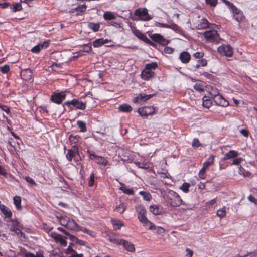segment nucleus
<instances>
[{
  "label": "nucleus",
  "mask_w": 257,
  "mask_h": 257,
  "mask_svg": "<svg viewBox=\"0 0 257 257\" xmlns=\"http://www.w3.org/2000/svg\"><path fill=\"white\" fill-rule=\"evenodd\" d=\"M77 99H73L72 100H68L64 102L62 106L64 108V111H65L66 108L65 107H67L69 110H73L74 108L75 109V105L76 103Z\"/></svg>",
  "instance_id": "a211bd4d"
},
{
  "label": "nucleus",
  "mask_w": 257,
  "mask_h": 257,
  "mask_svg": "<svg viewBox=\"0 0 257 257\" xmlns=\"http://www.w3.org/2000/svg\"><path fill=\"white\" fill-rule=\"evenodd\" d=\"M192 146L194 148H197L202 146V144L200 143L198 139L195 138L192 141Z\"/></svg>",
  "instance_id": "bf43d9fd"
},
{
  "label": "nucleus",
  "mask_w": 257,
  "mask_h": 257,
  "mask_svg": "<svg viewBox=\"0 0 257 257\" xmlns=\"http://www.w3.org/2000/svg\"><path fill=\"white\" fill-rule=\"evenodd\" d=\"M132 32L133 34L139 39L144 41H149V39L147 37L145 34L142 33L139 30L137 29L136 27L132 28Z\"/></svg>",
  "instance_id": "f3484780"
},
{
  "label": "nucleus",
  "mask_w": 257,
  "mask_h": 257,
  "mask_svg": "<svg viewBox=\"0 0 257 257\" xmlns=\"http://www.w3.org/2000/svg\"><path fill=\"white\" fill-rule=\"evenodd\" d=\"M136 210L138 213V218L139 221L143 224V225L148 229L155 228L154 224L148 220L146 217L147 211L143 205H138L136 207Z\"/></svg>",
  "instance_id": "f03ea898"
},
{
  "label": "nucleus",
  "mask_w": 257,
  "mask_h": 257,
  "mask_svg": "<svg viewBox=\"0 0 257 257\" xmlns=\"http://www.w3.org/2000/svg\"><path fill=\"white\" fill-rule=\"evenodd\" d=\"M21 142L17 140V141H15L13 138H10L8 140V144L12 146L16 151L17 149H20Z\"/></svg>",
  "instance_id": "bb28decb"
},
{
  "label": "nucleus",
  "mask_w": 257,
  "mask_h": 257,
  "mask_svg": "<svg viewBox=\"0 0 257 257\" xmlns=\"http://www.w3.org/2000/svg\"><path fill=\"white\" fill-rule=\"evenodd\" d=\"M118 110L121 112L127 113L131 112L133 109L130 105L124 103L119 105Z\"/></svg>",
  "instance_id": "a878e982"
},
{
  "label": "nucleus",
  "mask_w": 257,
  "mask_h": 257,
  "mask_svg": "<svg viewBox=\"0 0 257 257\" xmlns=\"http://www.w3.org/2000/svg\"><path fill=\"white\" fill-rule=\"evenodd\" d=\"M190 55L187 51H183L180 54L179 59L183 63H187L190 60Z\"/></svg>",
  "instance_id": "4be33fe9"
},
{
  "label": "nucleus",
  "mask_w": 257,
  "mask_h": 257,
  "mask_svg": "<svg viewBox=\"0 0 257 257\" xmlns=\"http://www.w3.org/2000/svg\"><path fill=\"white\" fill-rule=\"evenodd\" d=\"M86 107V102H83L82 101L77 99L75 105V109L83 110L85 109Z\"/></svg>",
  "instance_id": "2f4dec72"
},
{
  "label": "nucleus",
  "mask_w": 257,
  "mask_h": 257,
  "mask_svg": "<svg viewBox=\"0 0 257 257\" xmlns=\"http://www.w3.org/2000/svg\"><path fill=\"white\" fill-rule=\"evenodd\" d=\"M158 67V65L156 62H152L150 63L147 64L145 66L146 69H148L150 71L156 69Z\"/></svg>",
  "instance_id": "c03bdc74"
},
{
  "label": "nucleus",
  "mask_w": 257,
  "mask_h": 257,
  "mask_svg": "<svg viewBox=\"0 0 257 257\" xmlns=\"http://www.w3.org/2000/svg\"><path fill=\"white\" fill-rule=\"evenodd\" d=\"M103 18L105 20L110 21L115 18L114 14L110 11H106L103 14Z\"/></svg>",
  "instance_id": "473e14b6"
},
{
  "label": "nucleus",
  "mask_w": 257,
  "mask_h": 257,
  "mask_svg": "<svg viewBox=\"0 0 257 257\" xmlns=\"http://www.w3.org/2000/svg\"><path fill=\"white\" fill-rule=\"evenodd\" d=\"M114 243L122 245L124 248L130 252H134L135 250L134 245L124 239H114Z\"/></svg>",
  "instance_id": "6e6552de"
},
{
  "label": "nucleus",
  "mask_w": 257,
  "mask_h": 257,
  "mask_svg": "<svg viewBox=\"0 0 257 257\" xmlns=\"http://www.w3.org/2000/svg\"><path fill=\"white\" fill-rule=\"evenodd\" d=\"M110 222L113 225L114 230H119L122 226H124V224L119 220L111 219Z\"/></svg>",
  "instance_id": "b1692460"
},
{
  "label": "nucleus",
  "mask_w": 257,
  "mask_h": 257,
  "mask_svg": "<svg viewBox=\"0 0 257 257\" xmlns=\"http://www.w3.org/2000/svg\"><path fill=\"white\" fill-rule=\"evenodd\" d=\"M25 180L29 183L31 184L32 185L36 186L37 184L33 179L30 177L29 176H27L25 178Z\"/></svg>",
  "instance_id": "0e129e2a"
},
{
  "label": "nucleus",
  "mask_w": 257,
  "mask_h": 257,
  "mask_svg": "<svg viewBox=\"0 0 257 257\" xmlns=\"http://www.w3.org/2000/svg\"><path fill=\"white\" fill-rule=\"evenodd\" d=\"M95 161L96 163L103 166H106L108 164V161L104 157L100 156H98Z\"/></svg>",
  "instance_id": "e433bc0d"
},
{
  "label": "nucleus",
  "mask_w": 257,
  "mask_h": 257,
  "mask_svg": "<svg viewBox=\"0 0 257 257\" xmlns=\"http://www.w3.org/2000/svg\"><path fill=\"white\" fill-rule=\"evenodd\" d=\"M198 63L202 67L206 66L207 64V60L205 59H202L198 61Z\"/></svg>",
  "instance_id": "774afa93"
},
{
  "label": "nucleus",
  "mask_w": 257,
  "mask_h": 257,
  "mask_svg": "<svg viewBox=\"0 0 257 257\" xmlns=\"http://www.w3.org/2000/svg\"><path fill=\"white\" fill-rule=\"evenodd\" d=\"M69 219L70 218L66 216H61L59 218L60 223L65 227H66Z\"/></svg>",
  "instance_id": "ea45409f"
},
{
  "label": "nucleus",
  "mask_w": 257,
  "mask_h": 257,
  "mask_svg": "<svg viewBox=\"0 0 257 257\" xmlns=\"http://www.w3.org/2000/svg\"><path fill=\"white\" fill-rule=\"evenodd\" d=\"M32 71L30 69H26L21 72V77L25 81H30L32 80Z\"/></svg>",
  "instance_id": "4468645a"
},
{
  "label": "nucleus",
  "mask_w": 257,
  "mask_h": 257,
  "mask_svg": "<svg viewBox=\"0 0 257 257\" xmlns=\"http://www.w3.org/2000/svg\"><path fill=\"white\" fill-rule=\"evenodd\" d=\"M139 194L142 195L143 197L144 200L147 201H149L152 198V196L150 193L147 192L143 191H140Z\"/></svg>",
  "instance_id": "79ce46f5"
},
{
  "label": "nucleus",
  "mask_w": 257,
  "mask_h": 257,
  "mask_svg": "<svg viewBox=\"0 0 257 257\" xmlns=\"http://www.w3.org/2000/svg\"><path fill=\"white\" fill-rule=\"evenodd\" d=\"M66 227L68 229L74 231H78L80 229V226L75 221L72 219H69Z\"/></svg>",
  "instance_id": "aec40b11"
},
{
  "label": "nucleus",
  "mask_w": 257,
  "mask_h": 257,
  "mask_svg": "<svg viewBox=\"0 0 257 257\" xmlns=\"http://www.w3.org/2000/svg\"><path fill=\"white\" fill-rule=\"evenodd\" d=\"M51 236L53 238L56 243H59L61 246L65 247L67 246V242L66 240L63 238L62 236L56 232H52Z\"/></svg>",
  "instance_id": "f8f14e48"
},
{
  "label": "nucleus",
  "mask_w": 257,
  "mask_h": 257,
  "mask_svg": "<svg viewBox=\"0 0 257 257\" xmlns=\"http://www.w3.org/2000/svg\"><path fill=\"white\" fill-rule=\"evenodd\" d=\"M218 51L224 55L230 57L233 54L232 48L229 45H225L218 48Z\"/></svg>",
  "instance_id": "2eb2a0df"
},
{
  "label": "nucleus",
  "mask_w": 257,
  "mask_h": 257,
  "mask_svg": "<svg viewBox=\"0 0 257 257\" xmlns=\"http://www.w3.org/2000/svg\"><path fill=\"white\" fill-rule=\"evenodd\" d=\"M138 112L143 117H147L155 113V108L152 106H145L138 109Z\"/></svg>",
  "instance_id": "0eeeda50"
},
{
  "label": "nucleus",
  "mask_w": 257,
  "mask_h": 257,
  "mask_svg": "<svg viewBox=\"0 0 257 257\" xmlns=\"http://www.w3.org/2000/svg\"><path fill=\"white\" fill-rule=\"evenodd\" d=\"M77 125L80 128V132H86L87 131L86 124L85 122L82 120H78L77 121Z\"/></svg>",
  "instance_id": "c9c22d12"
},
{
  "label": "nucleus",
  "mask_w": 257,
  "mask_h": 257,
  "mask_svg": "<svg viewBox=\"0 0 257 257\" xmlns=\"http://www.w3.org/2000/svg\"><path fill=\"white\" fill-rule=\"evenodd\" d=\"M134 15L139 17L140 20L147 21L152 19V17L149 15L148 11L147 8H138L135 10Z\"/></svg>",
  "instance_id": "39448f33"
},
{
  "label": "nucleus",
  "mask_w": 257,
  "mask_h": 257,
  "mask_svg": "<svg viewBox=\"0 0 257 257\" xmlns=\"http://www.w3.org/2000/svg\"><path fill=\"white\" fill-rule=\"evenodd\" d=\"M92 50V44L91 43H88V44L83 45L82 49L83 51L87 53H90Z\"/></svg>",
  "instance_id": "8fccbe9b"
},
{
  "label": "nucleus",
  "mask_w": 257,
  "mask_h": 257,
  "mask_svg": "<svg viewBox=\"0 0 257 257\" xmlns=\"http://www.w3.org/2000/svg\"><path fill=\"white\" fill-rule=\"evenodd\" d=\"M195 27L197 29H206L209 26V22L206 19H201L199 20L197 23L194 24Z\"/></svg>",
  "instance_id": "dca6fc26"
},
{
  "label": "nucleus",
  "mask_w": 257,
  "mask_h": 257,
  "mask_svg": "<svg viewBox=\"0 0 257 257\" xmlns=\"http://www.w3.org/2000/svg\"><path fill=\"white\" fill-rule=\"evenodd\" d=\"M66 157L69 162H71L72 159H74L77 164L80 163V156L79 153V146L77 145H74L71 149H68Z\"/></svg>",
  "instance_id": "7ed1b4c3"
},
{
  "label": "nucleus",
  "mask_w": 257,
  "mask_h": 257,
  "mask_svg": "<svg viewBox=\"0 0 257 257\" xmlns=\"http://www.w3.org/2000/svg\"><path fill=\"white\" fill-rule=\"evenodd\" d=\"M206 3L211 7H215L217 3V0H205Z\"/></svg>",
  "instance_id": "338daca9"
},
{
  "label": "nucleus",
  "mask_w": 257,
  "mask_h": 257,
  "mask_svg": "<svg viewBox=\"0 0 257 257\" xmlns=\"http://www.w3.org/2000/svg\"><path fill=\"white\" fill-rule=\"evenodd\" d=\"M10 70V66L8 64H5L3 66L0 67V72L3 74H7Z\"/></svg>",
  "instance_id": "3c124183"
},
{
  "label": "nucleus",
  "mask_w": 257,
  "mask_h": 257,
  "mask_svg": "<svg viewBox=\"0 0 257 257\" xmlns=\"http://www.w3.org/2000/svg\"><path fill=\"white\" fill-rule=\"evenodd\" d=\"M126 209V206L124 203H121L118 206H116L115 208L116 211L119 212L120 213H123Z\"/></svg>",
  "instance_id": "37998d69"
},
{
  "label": "nucleus",
  "mask_w": 257,
  "mask_h": 257,
  "mask_svg": "<svg viewBox=\"0 0 257 257\" xmlns=\"http://www.w3.org/2000/svg\"><path fill=\"white\" fill-rule=\"evenodd\" d=\"M135 164L140 168H143L145 169H148L150 168L149 165L147 163H141L140 162H135Z\"/></svg>",
  "instance_id": "09e8293b"
},
{
  "label": "nucleus",
  "mask_w": 257,
  "mask_h": 257,
  "mask_svg": "<svg viewBox=\"0 0 257 257\" xmlns=\"http://www.w3.org/2000/svg\"><path fill=\"white\" fill-rule=\"evenodd\" d=\"M87 153L89 155V158L91 160L95 161L98 156L93 151L88 150Z\"/></svg>",
  "instance_id": "5fc2aeb1"
},
{
  "label": "nucleus",
  "mask_w": 257,
  "mask_h": 257,
  "mask_svg": "<svg viewBox=\"0 0 257 257\" xmlns=\"http://www.w3.org/2000/svg\"><path fill=\"white\" fill-rule=\"evenodd\" d=\"M79 230L82 231L84 233H86V234L89 235L90 236H91L92 237H95V235H96V234H95V232H94L93 231H91L90 230H89V229H88L87 228H83V227H80Z\"/></svg>",
  "instance_id": "49530a36"
},
{
  "label": "nucleus",
  "mask_w": 257,
  "mask_h": 257,
  "mask_svg": "<svg viewBox=\"0 0 257 257\" xmlns=\"http://www.w3.org/2000/svg\"><path fill=\"white\" fill-rule=\"evenodd\" d=\"M154 75V73L152 71H150L148 69H146V68L145 67L144 69L142 71L141 73V78L145 80H149L152 77H153Z\"/></svg>",
  "instance_id": "6ab92c4d"
},
{
  "label": "nucleus",
  "mask_w": 257,
  "mask_h": 257,
  "mask_svg": "<svg viewBox=\"0 0 257 257\" xmlns=\"http://www.w3.org/2000/svg\"><path fill=\"white\" fill-rule=\"evenodd\" d=\"M69 141L72 144H76L78 143L81 139V137L78 135L74 136L73 135H71L69 136Z\"/></svg>",
  "instance_id": "4c0bfd02"
},
{
  "label": "nucleus",
  "mask_w": 257,
  "mask_h": 257,
  "mask_svg": "<svg viewBox=\"0 0 257 257\" xmlns=\"http://www.w3.org/2000/svg\"><path fill=\"white\" fill-rule=\"evenodd\" d=\"M153 96V95H147L144 93H141L134 98L133 102L134 103L143 104L145 102Z\"/></svg>",
  "instance_id": "9d476101"
},
{
  "label": "nucleus",
  "mask_w": 257,
  "mask_h": 257,
  "mask_svg": "<svg viewBox=\"0 0 257 257\" xmlns=\"http://www.w3.org/2000/svg\"><path fill=\"white\" fill-rule=\"evenodd\" d=\"M49 44H50L49 41H44L43 43H40L38 45H37L35 46L34 47H33L31 49V51L32 52H33L34 53L38 54L43 49L47 48L49 47Z\"/></svg>",
  "instance_id": "ddd939ff"
},
{
  "label": "nucleus",
  "mask_w": 257,
  "mask_h": 257,
  "mask_svg": "<svg viewBox=\"0 0 257 257\" xmlns=\"http://www.w3.org/2000/svg\"><path fill=\"white\" fill-rule=\"evenodd\" d=\"M190 186V185L188 183L185 182L181 186H180V189L182 190L184 192L187 193L189 191V188Z\"/></svg>",
  "instance_id": "864d4df0"
},
{
  "label": "nucleus",
  "mask_w": 257,
  "mask_h": 257,
  "mask_svg": "<svg viewBox=\"0 0 257 257\" xmlns=\"http://www.w3.org/2000/svg\"><path fill=\"white\" fill-rule=\"evenodd\" d=\"M238 155L237 151L235 150H230L226 153L223 157L224 160H226L231 158H234Z\"/></svg>",
  "instance_id": "393cba45"
},
{
  "label": "nucleus",
  "mask_w": 257,
  "mask_h": 257,
  "mask_svg": "<svg viewBox=\"0 0 257 257\" xmlns=\"http://www.w3.org/2000/svg\"><path fill=\"white\" fill-rule=\"evenodd\" d=\"M109 25L114 26L116 28H121L122 27V24L118 22L110 21L108 22Z\"/></svg>",
  "instance_id": "052dcab7"
},
{
  "label": "nucleus",
  "mask_w": 257,
  "mask_h": 257,
  "mask_svg": "<svg viewBox=\"0 0 257 257\" xmlns=\"http://www.w3.org/2000/svg\"><path fill=\"white\" fill-rule=\"evenodd\" d=\"M87 5L85 4L83 5H79L77 7L75 8L74 10H76V15H82L86 10Z\"/></svg>",
  "instance_id": "c85d7f7f"
},
{
  "label": "nucleus",
  "mask_w": 257,
  "mask_h": 257,
  "mask_svg": "<svg viewBox=\"0 0 257 257\" xmlns=\"http://www.w3.org/2000/svg\"><path fill=\"white\" fill-rule=\"evenodd\" d=\"M150 211L154 215L160 214V210L158 206L151 205L150 207Z\"/></svg>",
  "instance_id": "a18cd8bd"
},
{
  "label": "nucleus",
  "mask_w": 257,
  "mask_h": 257,
  "mask_svg": "<svg viewBox=\"0 0 257 257\" xmlns=\"http://www.w3.org/2000/svg\"><path fill=\"white\" fill-rule=\"evenodd\" d=\"M162 196L167 205L172 207H178L182 204L180 196L175 191L166 189L162 191Z\"/></svg>",
  "instance_id": "f257e3e1"
},
{
  "label": "nucleus",
  "mask_w": 257,
  "mask_h": 257,
  "mask_svg": "<svg viewBox=\"0 0 257 257\" xmlns=\"http://www.w3.org/2000/svg\"><path fill=\"white\" fill-rule=\"evenodd\" d=\"M120 190L127 195H134V191L133 189L127 188L124 184L120 187Z\"/></svg>",
  "instance_id": "7c9ffc66"
},
{
  "label": "nucleus",
  "mask_w": 257,
  "mask_h": 257,
  "mask_svg": "<svg viewBox=\"0 0 257 257\" xmlns=\"http://www.w3.org/2000/svg\"><path fill=\"white\" fill-rule=\"evenodd\" d=\"M0 210L4 216V220L8 222L9 220L12 218L13 213L9 208L1 203L0 201Z\"/></svg>",
  "instance_id": "1a4fd4ad"
},
{
  "label": "nucleus",
  "mask_w": 257,
  "mask_h": 257,
  "mask_svg": "<svg viewBox=\"0 0 257 257\" xmlns=\"http://www.w3.org/2000/svg\"><path fill=\"white\" fill-rule=\"evenodd\" d=\"M67 91H59L58 90L53 92L50 97V101L57 105L62 104L66 97Z\"/></svg>",
  "instance_id": "20e7f679"
},
{
  "label": "nucleus",
  "mask_w": 257,
  "mask_h": 257,
  "mask_svg": "<svg viewBox=\"0 0 257 257\" xmlns=\"http://www.w3.org/2000/svg\"><path fill=\"white\" fill-rule=\"evenodd\" d=\"M226 212L224 207L217 210V215L220 218H222L226 215Z\"/></svg>",
  "instance_id": "4d7b16f0"
},
{
  "label": "nucleus",
  "mask_w": 257,
  "mask_h": 257,
  "mask_svg": "<svg viewBox=\"0 0 257 257\" xmlns=\"http://www.w3.org/2000/svg\"><path fill=\"white\" fill-rule=\"evenodd\" d=\"M95 174L93 172H92L89 177V180L88 181V186L89 187H92L95 183Z\"/></svg>",
  "instance_id": "603ef678"
},
{
  "label": "nucleus",
  "mask_w": 257,
  "mask_h": 257,
  "mask_svg": "<svg viewBox=\"0 0 257 257\" xmlns=\"http://www.w3.org/2000/svg\"><path fill=\"white\" fill-rule=\"evenodd\" d=\"M103 38L97 39L93 42V46L94 47H100L103 45Z\"/></svg>",
  "instance_id": "de8ad7c7"
},
{
  "label": "nucleus",
  "mask_w": 257,
  "mask_h": 257,
  "mask_svg": "<svg viewBox=\"0 0 257 257\" xmlns=\"http://www.w3.org/2000/svg\"><path fill=\"white\" fill-rule=\"evenodd\" d=\"M0 108L3 111H5L7 114H9L10 113V109L7 106L0 104Z\"/></svg>",
  "instance_id": "e2e57ef3"
},
{
  "label": "nucleus",
  "mask_w": 257,
  "mask_h": 257,
  "mask_svg": "<svg viewBox=\"0 0 257 257\" xmlns=\"http://www.w3.org/2000/svg\"><path fill=\"white\" fill-rule=\"evenodd\" d=\"M89 29L92 30L94 32H97L100 29V24L93 22H89L88 24Z\"/></svg>",
  "instance_id": "72a5a7b5"
},
{
  "label": "nucleus",
  "mask_w": 257,
  "mask_h": 257,
  "mask_svg": "<svg viewBox=\"0 0 257 257\" xmlns=\"http://www.w3.org/2000/svg\"><path fill=\"white\" fill-rule=\"evenodd\" d=\"M214 156L212 155L210 157H209L208 159L203 163V167L204 168H209L211 165H213L214 164Z\"/></svg>",
  "instance_id": "c756f323"
},
{
  "label": "nucleus",
  "mask_w": 257,
  "mask_h": 257,
  "mask_svg": "<svg viewBox=\"0 0 257 257\" xmlns=\"http://www.w3.org/2000/svg\"><path fill=\"white\" fill-rule=\"evenodd\" d=\"M202 105L206 108H209L212 104V101L209 99L207 96H204L202 99Z\"/></svg>",
  "instance_id": "a19ab883"
},
{
  "label": "nucleus",
  "mask_w": 257,
  "mask_h": 257,
  "mask_svg": "<svg viewBox=\"0 0 257 257\" xmlns=\"http://www.w3.org/2000/svg\"><path fill=\"white\" fill-rule=\"evenodd\" d=\"M205 38L210 42H218L220 40L219 34L216 30H211L206 31L203 33Z\"/></svg>",
  "instance_id": "423d86ee"
},
{
  "label": "nucleus",
  "mask_w": 257,
  "mask_h": 257,
  "mask_svg": "<svg viewBox=\"0 0 257 257\" xmlns=\"http://www.w3.org/2000/svg\"><path fill=\"white\" fill-rule=\"evenodd\" d=\"M167 171L166 170H162V178L166 179V180H163L162 179V182L164 183L165 185H170L172 183L173 181L171 177H169L167 175Z\"/></svg>",
  "instance_id": "5701e85b"
},
{
  "label": "nucleus",
  "mask_w": 257,
  "mask_h": 257,
  "mask_svg": "<svg viewBox=\"0 0 257 257\" xmlns=\"http://www.w3.org/2000/svg\"><path fill=\"white\" fill-rule=\"evenodd\" d=\"M14 204L18 210H21V198L19 196H15L13 198Z\"/></svg>",
  "instance_id": "cd10ccee"
},
{
  "label": "nucleus",
  "mask_w": 257,
  "mask_h": 257,
  "mask_svg": "<svg viewBox=\"0 0 257 257\" xmlns=\"http://www.w3.org/2000/svg\"><path fill=\"white\" fill-rule=\"evenodd\" d=\"M193 88L195 90L198 92H202L204 91V88L203 85L200 83L195 84L194 85Z\"/></svg>",
  "instance_id": "6e6d98bb"
},
{
  "label": "nucleus",
  "mask_w": 257,
  "mask_h": 257,
  "mask_svg": "<svg viewBox=\"0 0 257 257\" xmlns=\"http://www.w3.org/2000/svg\"><path fill=\"white\" fill-rule=\"evenodd\" d=\"M152 40L158 42L160 43L161 41V34H155L152 35L151 37Z\"/></svg>",
  "instance_id": "680f3d73"
},
{
  "label": "nucleus",
  "mask_w": 257,
  "mask_h": 257,
  "mask_svg": "<svg viewBox=\"0 0 257 257\" xmlns=\"http://www.w3.org/2000/svg\"><path fill=\"white\" fill-rule=\"evenodd\" d=\"M232 13H233V16L235 19L238 22H241L243 20L244 16L242 12L240 10H239L237 8H235L232 11Z\"/></svg>",
  "instance_id": "412c9836"
},
{
  "label": "nucleus",
  "mask_w": 257,
  "mask_h": 257,
  "mask_svg": "<svg viewBox=\"0 0 257 257\" xmlns=\"http://www.w3.org/2000/svg\"><path fill=\"white\" fill-rule=\"evenodd\" d=\"M11 9L13 12L20 11L22 10V6L20 3H15L11 6Z\"/></svg>",
  "instance_id": "58836bf2"
},
{
  "label": "nucleus",
  "mask_w": 257,
  "mask_h": 257,
  "mask_svg": "<svg viewBox=\"0 0 257 257\" xmlns=\"http://www.w3.org/2000/svg\"><path fill=\"white\" fill-rule=\"evenodd\" d=\"M8 222H10L9 226L11 231L18 228L19 225V222L17 219H10Z\"/></svg>",
  "instance_id": "f704fd0d"
},
{
  "label": "nucleus",
  "mask_w": 257,
  "mask_h": 257,
  "mask_svg": "<svg viewBox=\"0 0 257 257\" xmlns=\"http://www.w3.org/2000/svg\"><path fill=\"white\" fill-rule=\"evenodd\" d=\"M214 101L218 106L226 107L229 105V102L225 100L221 95L217 94L214 95Z\"/></svg>",
  "instance_id": "9b49d317"
},
{
  "label": "nucleus",
  "mask_w": 257,
  "mask_h": 257,
  "mask_svg": "<svg viewBox=\"0 0 257 257\" xmlns=\"http://www.w3.org/2000/svg\"><path fill=\"white\" fill-rule=\"evenodd\" d=\"M25 257H44V256L43 254L39 252H36V254L28 252L26 253Z\"/></svg>",
  "instance_id": "13d9d810"
},
{
  "label": "nucleus",
  "mask_w": 257,
  "mask_h": 257,
  "mask_svg": "<svg viewBox=\"0 0 257 257\" xmlns=\"http://www.w3.org/2000/svg\"><path fill=\"white\" fill-rule=\"evenodd\" d=\"M206 168H204L203 167L202 169L200 170L199 173V176L200 178L201 179H204L205 178V171Z\"/></svg>",
  "instance_id": "69168bd1"
}]
</instances>
